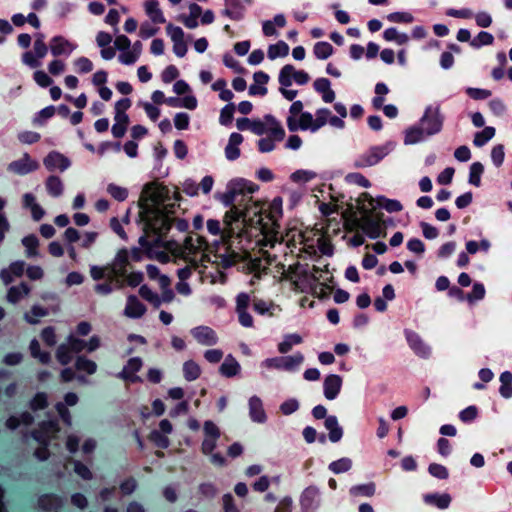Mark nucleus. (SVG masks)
Returning a JSON list of instances; mask_svg holds the SVG:
<instances>
[{"label":"nucleus","mask_w":512,"mask_h":512,"mask_svg":"<svg viewBox=\"0 0 512 512\" xmlns=\"http://www.w3.org/2000/svg\"><path fill=\"white\" fill-rule=\"evenodd\" d=\"M25 270V263L23 261L13 262L8 268L2 269L0 278L4 284L11 283L15 278L20 277Z\"/></svg>","instance_id":"33"},{"label":"nucleus","mask_w":512,"mask_h":512,"mask_svg":"<svg viewBox=\"0 0 512 512\" xmlns=\"http://www.w3.org/2000/svg\"><path fill=\"white\" fill-rule=\"evenodd\" d=\"M361 198H363L366 203L371 206V209H376L378 207L387 210L388 212H397L402 209V205L399 201L394 199H388L384 196H378L377 198H373L367 193L362 194Z\"/></svg>","instance_id":"19"},{"label":"nucleus","mask_w":512,"mask_h":512,"mask_svg":"<svg viewBox=\"0 0 512 512\" xmlns=\"http://www.w3.org/2000/svg\"><path fill=\"white\" fill-rule=\"evenodd\" d=\"M22 243L26 248V255L28 257H37L38 250L37 247L39 245V241L35 235H28L23 238Z\"/></svg>","instance_id":"55"},{"label":"nucleus","mask_w":512,"mask_h":512,"mask_svg":"<svg viewBox=\"0 0 512 512\" xmlns=\"http://www.w3.org/2000/svg\"><path fill=\"white\" fill-rule=\"evenodd\" d=\"M77 47L76 43L61 35L52 37L49 42V49L54 57L69 56Z\"/></svg>","instance_id":"13"},{"label":"nucleus","mask_w":512,"mask_h":512,"mask_svg":"<svg viewBox=\"0 0 512 512\" xmlns=\"http://www.w3.org/2000/svg\"><path fill=\"white\" fill-rule=\"evenodd\" d=\"M146 310V306L135 295H129L123 315L129 319H139L146 313Z\"/></svg>","instance_id":"23"},{"label":"nucleus","mask_w":512,"mask_h":512,"mask_svg":"<svg viewBox=\"0 0 512 512\" xmlns=\"http://www.w3.org/2000/svg\"><path fill=\"white\" fill-rule=\"evenodd\" d=\"M236 126L239 130H250L256 135H263V125L261 120H251L249 118H239L236 121Z\"/></svg>","instance_id":"37"},{"label":"nucleus","mask_w":512,"mask_h":512,"mask_svg":"<svg viewBox=\"0 0 512 512\" xmlns=\"http://www.w3.org/2000/svg\"><path fill=\"white\" fill-rule=\"evenodd\" d=\"M75 366L78 371H83L89 375L94 374L97 370L96 363L83 356L76 359Z\"/></svg>","instance_id":"50"},{"label":"nucleus","mask_w":512,"mask_h":512,"mask_svg":"<svg viewBox=\"0 0 512 512\" xmlns=\"http://www.w3.org/2000/svg\"><path fill=\"white\" fill-rule=\"evenodd\" d=\"M288 53L289 46L284 41H278L276 44L269 45L267 50L268 58L271 60L286 57Z\"/></svg>","instance_id":"43"},{"label":"nucleus","mask_w":512,"mask_h":512,"mask_svg":"<svg viewBox=\"0 0 512 512\" xmlns=\"http://www.w3.org/2000/svg\"><path fill=\"white\" fill-rule=\"evenodd\" d=\"M310 76L304 70H297L293 65H284L278 76V81L281 86L290 87L293 82L298 85H305L309 82Z\"/></svg>","instance_id":"11"},{"label":"nucleus","mask_w":512,"mask_h":512,"mask_svg":"<svg viewBox=\"0 0 512 512\" xmlns=\"http://www.w3.org/2000/svg\"><path fill=\"white\" fill-rule=\"evenodd\" d=\"M73 353L75 352L71 349V345L67 341V343L61 344L58 347L56 351V358L60 364L67 365L71 362Z\"/></svg>","instance_id":"47"},{"label":"nucleus","mask_w":512,"mask_h":512,"mask_svg":"<svg viewBox=\"0 0 512 512\" xmlns=\"http://www.w3.org/2000/svg\"><path fill=\"white\" fill-rule=\"evenodd\" d=\"M287 241L298 242L303 245V250H305L309 254H316L318 251L327 256H331L333 254V248L331 244L322 236H318L316 240L309 239V237L305 236L300 231L291 230L286 235Z\"/></svg>","instance_id":"4"},{"label":"nucleus","mask_w":512,"mask_h":512,"mask_svg":"<svg viewBox=\"0 0 512 512\" xmlns=\"http://www.w3.org/2000/svg\"><path fill=\"white\" fill-rule=\"evenodd\" d=\"M204 438L201 444V451L204 455L211 454L216 448L220 438V430L212 421H205L203 426Z\"/></svg>","instance_id":"12"},{"label":"nucleus","mask_w":512,"mask_h":512,"mask_svg":"<svg viewBox=\"0 0 512 512\" xmlns=\"http://www.w3.org/2000/svg\"><path fill=\"white\" fill-rule=\"evenodd\" d=\"M501 386L499 393L503 398L509 399L512 397V373L504 371L501 373L500 378Z\"/></svg>","instance_id":"42"},{"label":"nucleus","mask_w":512,"mask_h":512,"mask_svg":"<svg viewBox=\"0 0 512 512\" xmlns=\"http://www.w3.org/2000/svg\"><path fill=\"white\" fill-rule=\"evenodd\" d=\"M44 35L41 34V33H38L36 36H35V41H34V44H33V53L36 54V56H38L39 59H43L46 55H47V52H48V47L44 41Z\"/></svg>","instance_id":"57"},{"label":"nucleus","mask_w":512,"mask_h":512,"mask_svg":"<svg viewBox=\"0 0 512 512\" xmlns=\"http://www.w3.org/2000/svg\"><path fill=\"white\" fill-rule=\"evenodd\" d=\"M349 492L352 496L364 495L371 497L375 493V485L373 483L356 485L351 487Z\"/></svg>","instance_id":"61"},{"label":"nucleus","mask_w":512,"mask_h":512,"mask_svg":"<svg viewBox=\"0 0 512 512\" xmlns=\"http://www.w3.org/2000/svg\"><path fill=\"white\" fill-rule=\"evenodd\" d=\"M142 360L139 357H134L128 360L127 364L124 366L123 370L118 374V376L126 381L131 383L141 381L140 377L136 375L142 367Z\"/></svg>","instance_id":"26"},{"label":"nucleus","mask_w":512,"mask_h":512,"mask_svg":"<svg viewBox=\"0 0 512 512\" xmlns=\"http://www.w3.org/2000/svg\"><path fill=\"white\" fill-rule=\"evenodd\" d=\"M227 189L235 195V198L239 195H250L255 191L254 185L245 179H233L227 184Z\"/></svg>","instance_id":"32"},{"label":"nucleus","mask_w":512,"mask_h":512,"mask_svg":"<svg viewBox=\"0 0 512 512\" xmlns=\"http://www.w3.org/2000/svg\"><path fill=\"white\" fill-rule=\"evenodd\" d=\"M248 411L252 422L264 424L267 421L263 401L257 395H253L248 399Z\"/></svg>","instance_id":"20"},{"label":"nucleus","mask_w":512,"mask_h":512,"mask_svg":"<svg viewBox=\"0 0 512 512\" xmlns=\"http://www.w3.org/2000/svg\"><path fill=\"white\" fill-rule=\"evenodd\" d=\"M345 181L348 184H355L364 188H369L371 186L370 181L365 178L362 174L354 172L349 173L345 176Z\"/></svg>","instance_id":"62"},{"label":"nucleus","mask_w":512,"mask_h":512,"mask_svg":"<svg viewBox=\"0 0 512 512\" xmlns=\"http://www.w3.org/2000/svg\"><path fill=\"white\" fill-rule=\"evenodd\" d=\"M241 366L238 361L232 356L228 355L220 366V373L225 377H233L239 374Z\"/></svg>","instance_id":"38"},{"label":"nucleus","mask_w":512,"mask_h":512,"mask_svg":"<svg viewBox=\"0 0 512 512\" xmlns=\"http://www.w3.org/2000/svg\"><path fill=\"white\" fill-rule=\"evenodd\" d=\"M359 209L363 213L358 220V227L370 238L376 239L385 236L382 230L381 219L379 216L373 217L370 214L371 206L366 201L359 199Z\"/></svg>","instance_id":"7"},{"label":"nucleus","mask_w":512,"mask_h":512,"mask_svg":"<svg viewBox=\"0 0 512 512\" xmlns=\"http://www.w3.org/2000/svg\"><path fill=\"white\" fill-rule=\"evenodd\" d=\"M243 143V136L237 132L230 134L225 146V157L229 161H235L240 157V145Z\"/></svg>","instance_id":"28"},{"label":"nucleus","mask_w":512,"mask_h":512,"mask_svg":"<svg viewBox=\"0 0 512 512\" xmlns=\"http://www.w3.org/2000/svg\"><path fill=\"white\" fill-rule=\"evenodd\" d=\"M170 283L171 282H170V279L168 276H160L159 277V285H160L161 289L163 290L162 295L160 296L161 304L163 302L169 303L174 299V292L172 291V289H170Z\"/></svg>","instance_id":"48"},{"label":"nucleus","mask_w":512,"mask_h":512,"mask_svg":"<svg viewBox=\"0 0 512 512\" xmlns=\"http://www.w3.org/2000/svg\"><path fill=\"white\" fill-rule=\"evenodd\" d=\"M48 314L47 309L34 305L31 310L25 313L24 318L30 324H36L39 322V319L45 317Z\"/></svg>","instance_id":"51"},{"label":"nucleus","mask_w":512,"mask_h":512,"mask_svg":"<svg viewBox=\"0 0 512 512\" xmlns=\"http://www.w3.org/2000/svg\"><path fill=\"white\" fill-rule=\"evenodd\" d=\"M254 84L249 87L250 95H260L264 96L267 94V88L265 85L269 81V75L265 72L258 71L253 75Z\"/></svg>","instance_id":"34"},{"label":"nucleus","mask_w":512,"mask_h":512,"mask_svg":"<svg viewBox=\"0 0 512 512\" xmlns=\"http://www.w3.org/2000/svg\"><path fill=\"white\" fill-rule=\"evenodd\" d=\"M324 425L329 431V440L333 443L340 441L343 436V430L338 423L337 417L334 415L326 417Z\"/></svg>","instance_id":"36"},{"label":"nucleus","mask_w":512,"mask_h":512,"mask_svg":"<svg viewBox=\"0 0 512 512\" xmlns=\"http://www.w3.org/2000/svg\"><path fill=\"white\" fill-rule=\"evenodd\" d=\"M144 10L153 24H164L166 22L164 13L157 0H147L144 2Z\"/></svg>","instance_id":"31"},{"label":"nucleus","mask_w":512,"mask_h":512,"mask_svg":"<svg viewBox=\"0 0 512 512\" xmlns=\"http://www.w3.org/2000/svg\"><path fill=\"white\" fill-rule=\"evenodd\" d=\"M262 121L264 134H269L276 141H281L285 131L281 124L271 115H266Z\"/></svg>","instance_id":"27"},{"label":"nucleus","mask_w":512,"mask_h":512,"mask_svg":"<svg viewBox=\"0 0 512 512\" xmlns=\"http://www.w3.org/2000/svg\"><path fill=\"white\" fill-rule=\"evenodd\" d=\"M145 227L158 234H164L170 228V218L165 215L162 208L155 206L153 208L146 207L143 211Z\"/></svg>","instance_id":"8"},{"label":"nucleus","mask_w":512,"mask_h":512,"mask_svg":"<svg viewBox=\"0 0 512 512\" xmlns=\"http://www.w3.org/2000/svg\"><path fill=\"white\" fill-rule=\"evenodd\" d=\"M129 264V252L127 249H121L117 252L111 263L108 264L111 272V278L117 279L126 276L127 266Z\"/></svg>","instance_id":"17"},{"label":"nucleus","mask_w":512,"mask_h":512,"mask_svg":"<svg viewBox=\"0 0 512 512\" xmlns=\"http://www.w3.org/2000/svg\"><path fill=\"white\" fill-rule=\"evenodd\" d=\"M389 93V88L384 83H377L375 86L376 96L372 99V104L376 109H380L384 104V96Z\"/></svg>","instance_id":"54"},{"label":"nucleus","mask_w":512,"mask_h":512,"mask_svg":"<svg viewBox=\"0 0 512 512\" xmlns=\"http://www.w3.org/2000/svg\"><path fill=\"white\" fill-rule=\"evenodd\" d=\"M287 127L289 131L295 132L297 130L310 131L311 133L317 132L318 126L315 118V114L305 112L301 114V117L295 121L291 118H287Z\"/></svg>","instance_id":"14"},{"label":"nucleus","mask_w":512,"mask_h":512,"mask_svg":"<svg viewBox=\"0 0 512 512\" xmlns=\"http://www.w3.org/2000/svg\"><path fill=\"white\" fill-rule=\"evenodd\" d=\"M29 293L30 288L26 284L21 283L20 285L13 286L8 290L7 300L10 303L15 304L22 300L23 298H25L26 296H28Z\"/></svg>","instance_id":"41"},{"label":"nucleus","mask_w":512,"mask_h":512,"mask_svg":"<svg viewBox=\"0 0 512 512\" xmlns=\"http://www.w3.org/2000/svg\"><path fill=\"white\" fill-rule=\"evenodd\" d=\"M43 164L49 171L59 170L63 172L70 167L71 162L63 154L52 151L44 158Z\"/></svg>","instance_id":"22"},{"label":"nucleus","mask_w":512,"mask_h":512,"mask_svg":"<svg viewBox=\"0 0 512 512\" xmlns=\"http://www.w3.org/2000/svg\"><path fill=\"white\" fill-rule=\"evenodd\" d=\"M201 374L200 366L193 360H188L183 364V375L187 381L196 380Z\"/></svg>","instance_id":"45"},{"label":"nucleus","mask_w":512,"mask_h":512,"mask_svg":"<svg viewBox=\"0 0 512 512\" xmlns=\"http://www.w3.org/2000/svg\"><path fill=\"white\" fill-rule=\"evenodd\" d=\"M383 37L388 42H395L398 45H403L408 42L409 37L405 33L399 32L396 28H388L383 32Z\"/></svg>","instance_id":"44"},{"label":"nucleus","mask_w":512,"mask_h":512,"mask_svg":"<svg viewBox=\"0 0 512 512\" xmlns=\"http://www.w3.org/2000/svg\"><path fill=\"white\" fill-rule=\"evenodd\" d=\"M77 72L85 74L93 70V63L87 57H78L73 61Z\"/></svg>","instance_id":"64"},{"label":"nucleus","mask_w":512,"mask_h":512,"mask_svg":"<svg viewBox=\"0 0 512 512\" xmlns=\"http://www.w3.org/2000/svg\"><path fill=\"white\" fill-rule=\"evenodd\" d=\"M342 377L337 374H329L323 381V394L327 400H334L342 388Z\"/></svg>","instance_id":"21"},{"label":"nucleus","mask_w":512,"mask_h":512,"mask_svg":"<svg viewBox=\"0 0 512 512\" xmlns=\"http://www.w3.org/2000/svg\"><path fill=\"white\" fill-rule=\"evenodd\" d=\"M304 362V355L296 352L289 356H276L263 360L260 366L267 370H279L286 372H296Z\"/></svg>","instance_id":"6"},{"label":"nucleus","mask_w":512,"mask_h":512,"mask_svg":"<svg viewBox=\"0 0 512 512\" xmlns=\"http://www.w3.org/2000/svg\"><path fill=\"white\" fill-rule=\"evenodd\" d=\"M484 167L480 162H474L470 166L469 183L479 187L481 184V175L483 174Z\"/></svg>","instance_id":"53"},{"label":"nucleus","mask_w":512,"mask_h":512,"mask_svg":"<svg viewBox=\"0 0 512 512\" xmlns=\"http://www.w3.org/2000/svg\"><path fill=\"white\" fill-rule=\"evenodd\" d=\"M206 242L198 235H192L185 239L182 245H176L171 249L172 254L181 258L192 265H196L199 261L204 262L207 257L204 252Z\"/></svg>","instance_id":"2"},{"label":"nucleus","mask_w":512,"mask_h":512,"mask_svg":"<svg viewBox=\"0 0 512 512\" xmlns=\"http://www.w3.org/2000/svg\"><path fill=\"white\" fill-rule=\"evenodd\" d=\"M303 341L302 337L299 334H287L283 337L282 341L278 344L277 348L281 354H286L295 345L301 344Z\"/></svg>","instance_id":"39"},{"label":"nucleus","mask_w":512,"mask_h":512,"mask_svg":"<svg viewBox=\"0 0 512 512\" xmlns=\"http://www.w3.org/2000/svg\"><path fill=\"white\" fill-rule=\"evenodd\" d=\"M30 352L34 358H37L43 364H47L51 359L50 354L48 352L40 351V345L36 339H33L30 342Z\"/></svg>","instance_id":"59"},{"label":"nucleus","mask_w":512,"mask_h":512,"mask_svg":"<svg viewBox=\"0 0 512 512\" xmlns=\"http://www.w3.org/2000/svg\"><path fill=\"white\" fill-rule=\"evenodd\" d=\"M495 135V128L493 127H485L482 131L477 132L475 134L473 143L477 147L484 146L488 141H490Z\"/></svg>","instance_id":"49"},{"label":"nucleus","mask_w":512,"mask_h":512,"mask_svg":"<svg viewBox=\"0 0 512 512\" xmlns=\"http://www.w3.org/2000/svg\"><path fill=\"white\" fill-rule=\"evenodd\" d=\"M90 276L92 279L98 281L103 278H107V280H115L114 278H111V272L108 265L106 266H97L92 265L90 266Z\"/></svg>","instance_id":"56"},{"label":"nucleus","mask_w":512,"mask_h":512,"mask_svg":"<svg viewBox=\"0 0 512 512\" xmlns=\"http://www.w3.org/2000/svg\"><path fill=\"white\" fill-rule=\"evenodd\" d=\"M314 89L322 95L325 103H331L335 99V92L331 89V83L326 78H318L314 81Z\"/></svg>","instance_id":"35"},{"label":"nucleus","mask_w":512,"mask_h":512,"mask_svg":"<svg viewBox=\"0 0 512 512\" xmlns=\"http://www.w3.org/2000/svg\"><path fill=\"white\" fill-rule=\"evenodd\" d=\"M443 122L444 116L441 114L439 104L433 103L426 106L418 120V142L438 134L442 130Z\"/></svg>","instance_id":"1"},{"label":"nucleus","mask_w":512,"mask_h":512,"mask_svg":"<svg viewBox=\"0 0 512 512\" xmlns=\"http://www.w3.org/2000/svg\"><path fill=\"white\" fill-rule=\"evenodd\" d=\"M38 167V162L25 153L21 158L9 163L7 169L14 174L25 175L37 170Z\"/></svg>","instance_id":"18"},{"label":"nucleus","mask_w":512,"mask_h":512,"mask_svg":"<svg viewBox=\"0 0 512 512\" xmlns=\"http://www.w3.org/2000/svg\"><path fill=\"white\" fill-rule=\"evenodd\" d=\"M48 194L52 197H60L64 191L62 180L57 176H49L45 182Z\"/></svg>","instance_id":"40"},{"label":"nucleus","mask_w":512,"mask_h":512,"mask_svg":"<svg viewBox=\"0 0 512 512\" xmlns=\"http://www.w3.org/2000/svg\"><path fill=\"white\" fill-rule=\"evenodd\" d=\"M333 47L325 41L317 42L313 47V53L317 59L325 60L333 54Z\"/></svg>","instance_id":"46"},{"label":"nucleus","mask_w":512,"mask_h":512,"mask_svg":"<svg viewBox=\"0 0 512 512\" xmlns=\"http://www.w3.org/2000/svg\"><path fill=\"white\" fill-rule=\"evenodd\" d=\"M351 467L352 461L346 457L333 461L329 464V469L335 474L347 472Z\"/></svg>","instance_id":"58"},{"label":"nucleus","mask_w":512,"mask_h":512,"mask_svg":"<svg viewBox=\"0 0 512 512\" xmlns=\"http://www.w3.org/2000/svg\"><path fill=\"white\" fill-rule=\"evenodd\" d=\"M302 512H315L320 506V490L315 486L307 487L300 498Z\"/></svg>","instance_id":"15"},{"label":"nucleus","mask_w":512,"mask_h":512,"mask_svg":"<svg viewBox=\"0 0 512 512\" xmlns=\"http://www.w3.org/2000/svg\"><path fill=\"white\" fill-rule=\"evenodd\" d=\"M59 432V428L55 422H48L41 426L39 431H36L33 434L34 439L41 445L36 451L35 456L43 461L48 458V452L46 450V446L49 444V441L52 437H54Z\"/></svg>","instance_id":"10"},{"label":"nucleus","mask_w":512,"mask_h":512,"mask_svg":"<svg viewBox=\"0 0 512 512\" xmlns=\"http://www.w3.org/2000/svg\"><path fill=\"white\" fill-rule=\"evenodd\" d=\"M259 212L260 208L257 204L247 206L245 209H241L238 206H233L230 209V211L226 213L224 218L223 239L226 240L233 234V222L238 221L240 219H242L243 221H252L251 215H257Z\"/></svg>","instance_id":"9"},{"label":"nucleus","mask_w":512,"mask_h":512,"mask_svg":"<svg viewBox=\"0 0 512 512\" xmlns=\"http://www.w3.org/2000/svg\"><path fill=\"white\" fill-rule=\"evenodd\" d=\"M451 501L452 498L448 493H427L423 495V502L426 505L440 510L447 509Z\"/></svg>","instance_id":"29"},{"label":"nucleus","mask_w":512,"mask_h":512,"mask_svg":"<svg viewBox=\"0 0 512 512\" xmlns=\"http://www.w3.org/2000/svg\"><path fill=\"white\" fill-rule=\"evenodd\" d=\"M317 177L316 172L312 170L300 169L291 174V180L298 184L307 183Z\"/></svg>","instance_id":"52"},{"label":"nucleus","mask_w":512,"mask_h":512,"mask_svg":"<svg viewBox=\"0 0 512 512\" xmlns=\"http://www.w3.org/2000/svg\"><path fill=\"white\" fill-rule=\"evenodd\" d=\"M224 8L221 14L233 21H240L244 18L245 6L242 0H223Z\"/></svg>","instance_id":"24"},{"label":"nucleus","mask_w":512,"mask_h":512,"mask_svg":"<svg viewBox=\"0 0 512 512\" xmlns=\"http://www.w3.org/2000/svg\"><path fill=\"white\" fill-rule=\"evenodd\" d=\"M139 294L141 295L142 298L149 301L153 306L159 307L161 305L160 296L154 293L148 286H141L139 289Z\"/></svg>","instance_id":"60"},{"label":"nucleus","mask_w":512,"mask_h":512,"mask_svg":"<svg viewBox=\"0 0 512 512\" xmlns=\"http://www.w3.org/2000/svg\"><path fill=\"white\" fill-rule=\"evenodd\" d=\"M394 148L395 144L392 141H388L382 145L372 146L355 159L354 166L356 168L372 167L390 154Z\"/></svg>","instance_id":"5"},{"label":"nucleus","mask_w":512,"mask_h":512,"mask_svg":"<svg viewBox=\"0 0 512 512\" xmlns=\"http://www.w3.org/2000/svg\"><path fill=\"white\" fill-rule=\"evenodd\" d=\"M323 272L318 268L311 270L297 268L290 273L287 278L291 282L293 289L297 292L317 293V289L321 286Z\"/></svg>","instance_id":"3"},{"label":"nucleus","mask_w":512,"mask_h":512,"mask_svg":"<svg viewBox=\"0 0 512 512\" xmlns=\"http://www.w3.org/2000/svg\"><path fill=\"white\" fill-rule=\"evenodd\" d=\"M194 340L203 346H213L218 342L217 333L209 326L200 325L190 330Z\"/></svg>","instance_id":"16"},{"label":"nucleus","mask_w":512,"mask_h":512,"mask_svg":"<svg viewBox=\"0 0 512 512\" xmlns=\"http://www.w3.org/2000/svg\"><path fill=\"white\" fill-rule=\"evenodd\" d=\"M141 53L142 43L140 41H136L133 43L131 48L120 51L118 60L121 64L130 66L138 61V59L141 56Z\"/></svg>","instance_id":"30"},{"label":"nucleus","mask_w":512,"mask_h":512,"mask_svg":"<svg viewBox=\"0 0 512 512\" xmlns=\"http://www.w3.org/2000/svg\"><path fill=\"white\" fill-rule=\"evenodd\" d=\"M107 192L110 194V196L118 201H124L128 196V190L126 188L118 186L114 183L108 184Z\"/></svg>","instance_id":"63"},{"label":"nucleus","mask_w":512,"mask_h":512,"mask_svg":"<svg viewBox=\"0 0 512 512\" xmlns=\"http://www.w3.org/2000/svg\"><path fill=\"white\" fill-rule=\"evenodd\" d=\"M78 400L79 399L76 393L69 392L65 394L63 402H58L55 405V408L59 416L61 417L63 422L69 426L72 425V417L69 410L67 409V406H75L78 403Z\"/></svg>","instance_id":"25"}]
</instances>
